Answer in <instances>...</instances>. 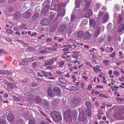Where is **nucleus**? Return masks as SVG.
<instances>
[{
  "label": "nucleus",
  "instance_id": "obj_1",
  "mask_svg": "<svg viewBox=\"0 0 124 124\" xmlns=\"http://www.w3.org/2000/svg\"><path fill=\"white\" fill-rule=\"evenodd\" d=\"M64 119L65 121L69 123L72 122L73 121L70 111L68 110L64 113Z\"/></svg>",
  "mask_w": 124,
  "mask_h": 124
},
{
  "label": "nucleus",
  "instance_id": "obj_2",
  "mask_svg": "<svg viewBox=\"0 0 124 124\" xmlns=\"http://www.w3.org/2000/svg\"><path fill=\"white\" fill-rule=\"evenodd\" d=\"M51 115L53 119L55 121L58 122L62 120L61 115L57 111H54L52 112L51 113Z\"/></svg>",
  "mask_w": 124,
  "mask_h": 124
},
{
  "label": "nucleus",
  "instance_id": "obj_3",
  "mask_svg": "<svg viewBox=\"0 0 124 124\" xmlns=\"http://www.w3.org/2000/svg\"><path fill=\"white\" fill-rule=\"evenodd\" d=\"M78 119L81 122H85L86 120V117L83 112H80L79 114Z\"/></svg>",
  "mask_w": 124,
  "mask_h": 124
},
{
  "label": "nucleus",
  "instance_id": "obj_4",
  "mask_svg": "<svg viewBox=\"0 0 124 124\" xmlns=\"http://www.w3.org/2000/svg\"><path fill=\"white\" fill-rule=\"evenodd\" d=\"M79 102V100L78 98H73L72 100V107H74L78 105Z\"/></svg>",
  "mask_w": 124,
  "mask_h": 124
},
{
  "label": "nucleus",
  "instance_id": "obj_5",
  "mask_svg": "<svg viewBox=\"0 0 124 124\" xmlns=\"http://www.w3.org/2000/svg\"><path fill=\"white\" fill-rule=\"evenodd\" d=\"M26 98L28 101L30 102L33 101L34 100V96L31 94L26 93L25 94Z\"/></svg>",
  "mask_w": 124,
  "mask_h": 124
},
{
  "label": "nucleus",
  "instance_id": "obj_6",
  "mask_svg": "<svg viewBox=\"0 0 124 124\" xmlns=\"http://www.w3.org/2000/svg\"><path fill=\"white\" fill-rule=\"evenodd\" d=\"M53 91L55 96L57 95L58 96L60 95L61 94L60 89L58 87H54L53 90Z\"/></svg>",
  "mask_w": 124,
  "mask_h": 124
},
{
  "label": "nucleus",
  "instance_id": "obj_7",
  "mask_svg": "<svg viewBox=\"0 0 124 124\" xmlns=\"http://www.w3.org/2000/svg\"><path fill=\"white\" fill-rule=\"evenodd\" d=\"M7 119L9 122H13L15 119V117L14 115L11 113H9L7 115Z\"/></svg>",
  "mask_w": 124,
  "mask_h": 124
},
{
  "label": "nucleus",
  "instance_id": "obj_8",
  "mask_svg": "<svg viewBox=\"0 0 124 124\" xmlns=\"http://www.w3.org/2000/svg\"><path fill=\"white\" fill-rule=\"evenodd\" d=\"M41 24L43 25L46 26L49 24V22L47 18H44L42 19L40 21Z\"/></svg>",
  "mask_w": 124,
  "mask_h": 124
},
{
  "label": "nucleus",
  "instance_id": "obj_9",
  "mask_svg": "<svg viewBox=\"0 0 124 124\" xmlns=\"http://www.w3.org/2000/svg\"><path fill=\"white\" fill-rule=\"evenodd\" d=\"M57 60V58L56 57L53 58L52 59L50 60L49 61L46 62L44 63V65L46 66L51 65L52 63H54L55 61Z\"/></svg>",
  "mask_w": 124,
  "mask_h": 124
},
{
  "label": "nucleus",
  "instance_id": "obj_10",
  "mask_svg": "<svg viewBox=\"0 0 124 124\" xmlns=\"http://www.w3.org/2000/svg\"><path fill=\"white\" fill-rule=\"evenodd\" d=\"M21 17V14L20 12H16L13 15V19L15 20H17L20 19Z\"/></svg>",
  "mask_w": 124,
  "mask_h": 124
},
{
  "label": "nucleus",
  "instance_id": "obj_11",
  "mask_svg": "<svg viewBox=\"0 0 124 124\" xmlns=\"http://www.w3.org/2000/svg\"><path fill=\"white\" fill-rule=\"evenodd\" d=\"M91 36V35L90 33L89 32L87 31L85 33L83 36V38L85 40H88L90 39Z\"/></svg>",
  "mask_w": 124,
  "mask_h": 124
},
{
  "label": "nucleus",
  "instance_id": "obj_12",
  "mask_svg": "<svg viewBox=\"0 0 124 124\" xmlns=\"http://www.w3.org/2000/svg\"><path fill=\"white\" fill-rule=\"evenodd\" d=\"M31 13L28 11H26L24 12L22 15L23 17L25 18H28L31 17Z\"/></svg>",
  "mask_w": 124,
  "mask_h": 124
},
{
  "label": "nucleus",
  "instance_id": "obj_13",
  "mask_svg": "<svg viewBox=\"0 0 124 124\" xmlns=\"http://www.w3.org/2000/svg\"><path fill=\"white\" fill-rule=\"evenodd\" d=\"M93 14V12L92 10H88L85 14V16L86 17L89 18L92 16Z\"/></svg>",
  "mask_w": 124,
  "mask_h": 124
},
{
  "label": "nucleus",
  "instance_id": "obj_14",
  "mask_svg": "<svg viewBox=\"0 0 124 124\" xmlns=\"http://www.w3.org/2000/svg\"><path fill=\"white\" fill-rule=\"evenodd\" d=\"M96 24V21L93 18L89 19V25L91 27H94Z\"/></svg>",
  "mask_w": 124,
  "mask_h": 124
},
{
  "label": "nucleus",
  "instance_id": "obj_15",
  "mask_svg": "<svg viewBox=\"0 0 124 124\" xmlns=\"http://www.w3.org/2000/svg\"><path fill=\"white\" fill-rule=\"evenodd\" d=\"M47 93L48 95L50 97H52L55 96V95L54 94V93H53L52 89L50 87L48 89Z\"/></svg>",
  "mask_w": 124,
  "mask_h": 124
},
{
  "label": "nucleus",
  "instance_id": "obj_16",
  "mask_svg": "<svg viewBox=\"0 0 124 124\" xmlns=\"http://www.w3.org/2000/svg\"><path fill=\"white\" fill-rule=\"evenodd\" d=\"M49 8L50 6L49 5H47L45 6L42 10V13L44 14H45L48 11Z\"/></svg>",
  "mask_w": 124,
  "mask_h": 124
},
{
  "label": "nucleus",
  "instance_id": "obj_17",
  "mask_svg": "<svg viewBox=\"0 0 124 124\" xmlns=\"http://www.w3.org/2000/svg\"><path fill=\"white\" fill-rule=\"evenodd\" d=\"M91 4V1H88L86 3L84 7L83 8V10L84 11H85L89 8Z\"/></svg>",
  "mask_w": 124,
  "mask_h": 124
},
{
  "label": "nucleus",
  "instance_id": "obj_18",
  "mask_svg": "<svg viewBox=\"0 0 124 124\" xmlns=\"http://www.w3.org/2000/svg\"><path fill=\"white\" fill-rule=\"evenodd\" d=\"M122 114V113H116L114 115V117L116 119L119 120H121V115Z\"/></svg>",
  "mask_w": 124,
  "mask_h": 124
},
{
  "label": "nucleus",
  "instance_id": "obj_19",
  "mask_svg": "<svg viewBox=\"0 0 124 124\" xmlns=\"http://www.w3.org/2000/svg\"><path fill=\"white\" fill-rule=\"evenodd\" d=\"M96 67H93L94 71L96 73H97L98 72H100L101 70L99 69L100 68V66L98 65H96Z\"/></svg>",
  "mask_w": 124,
  "mask_h": 124
},
{
  "label": "nucleus",
  "instance_id": "obj_20",
  "mask_svg": "<svg viewBox=\"0 0 124 124\" xmlns=\"http://www.w3.org/2000/svg\"><path fill=\"white\" fill-rule=\"evenodd\" d=\"M124 30V23H123L120 25L118 29V31L121 32Z\"/></svg>",
  "mask_w": 124,
  "mask_h": 124
},
{
  "label": "nucleus",
  "instance_id": "obj_21",
  "mask_svg": "<svg viewBox=\"0 0 124 124\" xmlns=\"http://www.w3.org/2000/svg\"><path fill=\"white\" fill-rule=\"evenodd\" d=\"M101 27H98L96 30L94 34V37H97L100 34V32L101 31Z\"/></svg>",
  "mask_w": 124,
  "mask_h": 124
},
{
  "label": "nucleus",
  "instance_id": "obj_22",
  "mask_svg": "<svg viewBox=\"0 0 124 124\" xmlns=\"http://www.w3.org/2000/svg\"><path fill=\"white\" fill-rule=\"evenodd\" d=\"M66 28V26L64 25H61L58 29V31L61 32H63L65 31Z\"/></svg>",
  "mask_w": 124,
  "mask_h": 124
},
{
  "label": "nucleus",
  "instance_id": "obj_23",
  "mask_svg": "<svg viewBox=\"0 0 124 124\" xmlns=\"http://www.w3.org/2000/svg\"><path fill=\"white\" fill-rule=\"evenodd\" d=\"M85 104L86 108H90L92 107V103L91 101H86L85 102Z\"/></svg>",
  "mask_w": 124,
  "mask_h": 124
},
{
  "label": "nucleus",
  "instance_id": "obj_24",
  "mask_svg": "<svg viewBox=\"0 0 124 124\" xmlns=\"http://www.w3.org/2000/svg\"><path fill=\"white\" fill-rule=\"evenodd\" d=\"M85 113L86 116L89 117H90L91 116V110L89 108L86 109L85 110Z\"/></svg>",
  "mask_w": 124,
  "mask_h": 124
},
{
  "label": "nucleus",
  "instance_id": "obj_25",
  "mask_svg": "<svg viewBox=\"0 0 124 124\" xmlns=\"http://www.w3.org/2000/svg\"><path fill=\"white\" fill-rule=\"evenodd\" d=\"M78 89L79 88L75 86H70L68 89L70 91L78 90Z\"/></svg>",
  "mask_w": 124,
  "mask_h": 124
},
{
  "label": "nucleus",
  "instance_id": "obj_26",
  "mask_svg": "<svg viewBox=\"0 0 124 124\" xmlns=\"http://www.w3.org/2000/svg\"><path fill=\"white\" fill-rule=\"evenodd\" d=\"M102 6V5L100 3H96L94 8V9L96 11H98Z\"/></svg>",
  "mask_w": 124,
  "mask_h": 124
},
{
  "label": "nucleus",
  "instance_id": "obj_27",
  "mask_svg": "<svg viewBox=\"0 0 124 124\" xmlns=\"http://www.w3.org/2000/svg\"><path fill=\"white\" fill-rule=\"evenodd\" d=\"M123 20V18L121 14L118 15V17L117 23H118L120 24L121 23Z\"/></svg>",
  "mask_w": 124,
  "mask_h": 124
},
{
  "label": "nucleus",
  "instance_id": "obj_28",
  "mask_svg": "<svg viewBox=\"0 0 124 124\" xmlns=\"http://www.w3.org/2000/svg\"><path fill=\"white\" fill-rule=\"evenodd\" d=\"M108 15L107 14H104L103 17L102 22L103 23H106L108 19Z\"/></svg>",
  "mask_w": 124,
  "mask_h": 124
},
{
  "label": "nucleus",
  "instance_id": "obj_29",
  "mask_svg": "<svg viewBox=\"0 0 124 124\" xmlns=\"http://www.w3.org/2000/svg\"><path fill=\"white\" fill-rule=\"evenodd\" d=\"M7 84V86L11 89L12 88H15L16 86V85L15 84L10 83L8 82V84Z\"/></svg>",
  "mask_w": 124,
  "mask_h": 124
},
{
  "label": "nucleus",
  "instance_id": "obj_30",
  "mask_svg": "<svg viewBox=\"0 0 124 124\" xmlns=\"http://www.w3.org/2000/svg\"><path fill=\"white\" fill-rule=\"evenodd\" d=\"M35 101L37 103H40L42 101L41 98L38 96H36L35 97Z\"/></svg>",
  "mask_w": 124,
  "mask_h": 124
},
{
  "label": "nucleus",
  "instance_id": "obj_31",
  "mask_svg": "<svg viewBox=\"0 0 124 124\" xmlns=\"http://www.w3.org/2000/svg\"><path fill=\"white\" fill-rule=\"evenodd\" d=\"M39 14L38 13H36L34 14L32 18V21H34L38 17Z\"/></svg>",
  "mask_w": 124,
  "mask_h": 124
},
{
  "label": "nucleus",
  "instance_id": "obj_32",
  "mask_svg": "<svg viewBox=\"0 0 124 124\" xmlns=\"http://www.w3.org/2000/svg\"><path fill=\"white\" fill-rule=\"evenodd\" d=\"M83 32L82 31H78L77 33V35L79 38H81L83 36Z\"/></svg>",
  "mask_w": 124,
  "mask_h": 124
},
{
  "label": "nucleus",
  "instance_id": "obj_33",
  "mask_svg": "<svg viewBox=\"0 0 124 124\" xmlns=\"http://www.w3.org/2000/svg\"><path fill=\"white\" fill-rule=\"evenodd\" d=\"M58 79L62 83L65 84L67 82L66 80L63 78L59 77L58 78Z\"/></svg>",
  "mask_w": 124,
  "mask_h": 124
},
{
  "label": "nucleus",
  "instance_id": "obj_34",
  "mask_svg": "<svg viewBox=\"0 0 124 124\" xmlns=\"http://www.w3.org/2000/svg\"><path fill=\"white\" fill-rule=\"evenodd\" d=\"M65 9L62 8L60 12V16H63L65 15Z\"/></svg>",
  "mask_w": 124,
  "mask_h": 124
},
{
  "label": "nucleus",
  "instance_id": "obj_35",
  "mask_svg": "<svg viewBox=\"0 0 124 124\" xmlns=\"http://www.w3.org/2000/svg\"><path fill=\"white\" fill-rule=\"evenodd\" d=\"M104 14L103 12L100 11L98 14V18L99 19H100L102 17Z\"/></svg>",
  "mask_w": 124,
  "mask_h": 124
},
{
  "label": "nucleus",
  "instance_id": "obj_36",
  "mask_svg": "<svg viewBox=\"0 0 124 124\" xmlns=\"http://www.w3.org/2000/svg\"><path fill=\"white\" fill-rule=\"evenodd\" d=\"M28 50L29 51L32 52L35 51V49L32 46H29L28 48Z\"/></svg>",
  "mask_w": 124,
  "mask_h": 124
},
{
  "label": "nucleus",
  "instance_id": "obj_37",
  "mask_svg": "<svg viewBox=\"0 0 124 124\" xmlns=\"http://www.w3.org/2000/svg\"><path fill=\"white\" fill-rule=\"evenodd\" d=\"M72 116L73 117V120L74 121L76 120L77 117V113L76 112H73L72 114Z\"/></svg>",
  "mask_w": 124,
  "mask_h": 124
},
{
  "label": "nucleus",
  "instance_id": "obj_38",
  "mask_svg": "<svg viewBox=\"0 0 124 124\" xmlns=\"http://www.w3.org/2000/svg\"><path fill=\"white\" fill-rule=\"evenodd\" d=\"M37 57L34 56L32 57H31L29 59V61L30 62H32V61H35L37 60Z\"/></svg>",
  "mask_w": 124,
  "mask_h": 124
},
{
  "label": "nucleus",
  "instance_id": "obj_39",
  "mask_svg": "<svg viewBox=\"0 0 124 124\" xmlns=\"http://www.w3.org/2000/svg\"><path fill=\"white\" fill-rule=\"evenodd\" d=\"M12 97L15 101H20L21 99L20 98L18 97H16L14 95Z\"/></svg>",
  "mask_w": 124,
  "mask_h": 124
},
{
  "label": "nucleus",
  "instance_id": "obj_40",
  "mask_svg": "<svg viewBox=\"0 0 124 124\" xmlns=\"http://www.w3.org/2000/svg\"><path fill=\"white\" fill-rule=\"evenodd\" d=\"M54 48H53L54 51H56V50L57 48L58 47V44L57 43H55L54 44V45L53 46Z\"/></svg>",
  "mask_w": 124,
  "mask_h": 124
},
{
  "label": "nucleus",
  "instance_id": "obj_41",
  "mask_svg": "<svg viewBox=\"0 0 124 124\" xmlns=\"http://www.w3.org/2000/svg\"><path fill=\"white\" fill-rule=\"evenodd\" d=\"M109 61L107 60H104L103 61L102 63L105 64V65L107 66L109 64Z\"/></svg>",
  "mask_w": 124,
  "mask_h": 124
},
{
  "label": "nucleus",
  "instance_id": "obj_42",
  "mask_svg": "<svg viewBox=\"0 0 124 124\" xmlns=\"http://www.w3.org/2000/svg\"><path fill=\"white\" fill-rule=\"evenodd\" d=\"M22 64H23L26 65L28 63V61L26 59H23L22 61Z\"/></svg>",
  "mask_w": 124,
  "mask_h": 124
},
{
  "label": "nucleus",
  "instance_id": "obj_43",
  "mask_svg": "<svg viewBox=\"0 0 124 124\" xmlns=\"http://www.w3.org/2000/svg\"><path fill=\"white\" fill-rule=\"evenodd\" d=\"M0 124H6L5 120L0 118Z\"/></svg>",
  "mask_w": 124,
  "mask_h": 124
},
{
  "label": "nucleus",
  "instance_id": "obj_44",
  "mask_svg": "<svg viewBox=\"0 0 124 124\" xmlns=\"http://www.w3.org/2000/svg\"><path fill=\"white\" fill-rule=\"evenodd\" d=\"M19 27L21 29H23L25 28L26 29H27V28L26 27V25L24 24H22V25L19 26Z\"/></svg>",
  "mask_w": 124,
  "mask_h": 124
},
{
  "label": "nucleus",
  "instance_id": "obj_45",
  "mask_svg": "<svg viewBox=\"0 0 124 124\" xmlns=\"http://www.w3.org/2000/svg\"><path fill=\"white\" fill-rule=\"evenodd\" d=\"M92 61L90 62H85V63L87 65L90 67L91 68H93V66L91 64Z\"/></svg>",
  "mask_w": 124,
  "mask_h": 124
},
{
  "label": "nucleus",
  "instance_id": "obj_46",
  "mask_svg": "<svg viewBox=\"0 0 124 124\" xmlns=\"http://www.w3.org/2000/svg\"><path fill=\"white\" fill-rule=\"evenodd\" d=\"M29 124H35L36 122L34 119L30 120L29 122Z\"/></svg>",
  "mask_w": 124,
  "mask_h": 124
},
{
  "label": "nucleus",
  "instance_id": "obj_47",
  "mask_svg": "<svg viewBox=\"0 0 124 124\" xmlns=\"http://www.w3.org/2000/svg\"><path fill=\"white\" fill-rule=\"evenodd\" d=\"M5 74H6L7 75H10L11 74V72L9 70H5Z\"/></svg>",
  "mask_w": 124,
  "mask_h": 124
},
{
  "label": "nucleus",
  "instance_id": "obj_48",
  "mask_svg": "<svg viewBox=\"0 0 124 124\" xmlns=\"http://www.w3.org/2000/svg\"><path fill=\"white\" fill-rule=\"evenodd\" d=\"M39 85V84L36 83H32L31 84V86L32 87H34L35 86H38Z\"/></svg>",
  "mask_w": 124,
  "mask_h": 124
},
{
  "label": "nucleus",
  "instance_id": "obj_49",
  "mask_svg": "<svg viewBox=\"0 0 124 124\" xmlns=\"http://www.w3.org/2000/svg\"><path fill=\"white\" fill-rule=\"evenodd\" d=\"M55 14L54 13L53 14H51L50 15L49 19L51 20H53L55 17Z\"/></svg>",
  "mask_w": 124,
  "mask_h": 124
},
{
  "label": "nucleus",
  "instance_id": "obj_50",
  "mask_svg": "<svg viewBox=\"0 0 124 124\" xmlns=\"http://www.w3.org/2000/svg\"><path fill=\"white\" fill-rule=\"evenodd\" d=\"M42 74L44 76L46 77H48V74L46 72L44 71H42Z\"/></svg>",
  "mask_w": 124,
  "mask_h": 124
},
{
  "label": "nucleus",
  "instance_id": "obj_51",
  "mask_svg": "<svg viewBox=\"0 0 124 124\" xmlns=\"http://www.w3.org/2000/svg\"><path fill=\"white\" fill-rule=\"evenodd\" d=\"M76 17L75 15H73L71 16V21H74L76 19Z\"/></svg>",
  "mask_w": 124,
  "mask_h": 124
},
{
  "label": "nucleus",
  "instance_id": "obj_52",
  "mask_svg": "<svg viewBox=\"0 0 124 124\" xmlns=\"http://www.w3.org/2000/svg\"><path fill=\"white\" fill-rule=\"evenodd\" d=\"M46 57L44 56H42L41 57H37L36 60L37 61L39 60H42L44 58H45Z\"/></svg>",
  "mask_w": 124,
  "mask_h": 124
},
{
  "label": "nucleus",
  "instance_id": "obj_53",
  "mask_svg": "<svg viewBox=\"0 0 124 124\" xmlns=\"http://www.w3.org/2000/svg\"><path fill=\"white\" fill-rule=\"evenodd\" d=\"M64 63L63 62H61L59 63V67H63Z\"/></svg>",
  "mask_w": 124,
  "mask_h": 124
},
{
  "label": "nucleus",
  "instance_id": "obj_54",
  "mask_svg": "<svg viewBox=\"0 0 124 124\" xmlns=\"http://www.w3.org/2000/svg\"><path fill=\"white\" fill-rule=\"evenodd\" d=\"M23 121L20 120H17L16 122V124H23Z\"/></svg>",
  "mask_w": 124,
  "mask_h": 124
},
{
  "label": "nucleus",
  "instance_id": "obj_55",
  "mask_svg": "<svg viewBox=\"0 0 124 124\" xmlns=\"http://www.w3.org/2000/svg\"><path fill=\"white\" fill-rule=\"evenodd\" d=\"M0 81L4 82L6 84H7L8 82L7 81L3 78H1V79H0Z\"/></svg>",
  "mask_w": 124,
  "mask_h": 124
},
{
  "label": "nucleus",
  "instance_id": "obj_56",
  "mask_svg": "<svg viewBox=\"0 0 124 124\" xmlns=\"http://www.w3.org/2000/svg\"><path fill=\"white\" fill-rule=\"evenodd\" d=\"M95 89H98L99 88L100 89H102L103 88V85H97L95 87Z\"/></svg>",
  "mask_w": 124,
  "mask_h": 124
},
{
  "label": "nucleus",
  "instance_id": "obj_57",
  "mask_svg": "<svg viewBox=\"0 0 124 124\" xmlns=\"http://www.w3.org/2000/svg\"><path fill=\"white\" fill-rule=\"evenodd\" d=\"M6 31L8 33L12 34L13 33V31L11 30L7 29L6 30Z\"/></svg>",
  "mask_w": 124,
  "mask_h": 124
},
{
  "label": "nucleus",
  "instance_id": "obj_58",
  "mask_svg": "<svg viewBox=\"0 0 124 124\" xmlns=\"http://www.w3.org/2000/svg\"><path fill=\"white\" fill-rule=\"evenodd\" d=\"M78 56L79 55L77 54H74L72 55V57L75 58V59H77Z\"/></svg>",
  "mask_w": 124,
  "mask_h": 124
},
{
  "label": "nucleus",
  "instance_id": "obj_59",
  "mask_svg": "<svg viewBox=\"0 0 124 124\" xmlns=\"http://www.w3.org/2000/svg\"><path fill=\"white\" fill-rule=\"evenodd\" d=\"M46 49L47 51H54L53 48H51V47H46Z\"/></svg>",
  "mask_w": 124,
  "mask_h": 124
},
{
  "label": "nucleus",
  "instance_id": "obj_60",
  "mask_svg": "<svg viewBox=\"0 0 124 124\" xmlns=\"http://www.w3.org/2000/svg\"><path fill=\"white\" fill-rule=\"evenodd\" d=\"M63 46L65 47L72 48V45L70 44L64 45Z\"/></svg>",
  "mask_w": 124,
  "mask_h": 124
},
{
  "label": "nucleus",
  "instance_id": "obj_61",
  "mask_svg": "<svg viewBox=\"0 0 124 124\" xmlns=\"http://www.w3.org/2000/svg\"><path fill=\"white\" fill-rule=\"evenodd\" d=\"M113 74L116 76H118L119 75V73L116 71H115L113 72Z\"/></svg>",
  "mask_w": 124,
  "mask_h": 124
},
{
  "label": "nucleus",
  "instance_id": "obj_62",
  "mask_svg": "<svg viewBox=\"0 0 124 124\" xmlns=\"http://www.w3.org/2000/svg\"><path fill=\"white\" fill-rule=\"evenodd\" d=\"M28 81L27 79H24L21 80V82L23 83H25Z\"/></svg>",
  "mask_w": 124,
  "mask_h": 124
},
{
  "label": "nucleus",
  "instance_id": "obj_63",
  "mask_svg": "<svg viewBox=\"0 0 124 124\" xmlns=\"http://www.w3.org/2000/svg\"><path fill=\"white\" fill-rule=\"evenodd\" d=\"M92 85H88V87L87 88V89L88 91H90L92 88Z\"/></svg>",
  "mask_w": 124,
  "mask_h": 124
},
{
  "label": "nucleus",
  "instance_id": "obj_64",
  "mask_svg": "<svg viewBox=\"0 0 124 124\" xmlns=\"http://www.w3.org/2000/svg\"><path fill=\"white\" fill-rule=\"evenodd\" d=\"M83 78L87 81H88L89 80V78L85 76L84 75L83 76Z\"/></svg>",
  "mask_w": 124,
  "mask_h": 124
}]
</instances>
